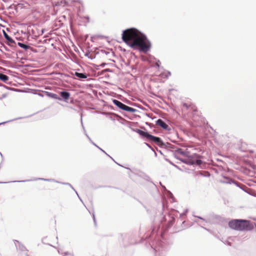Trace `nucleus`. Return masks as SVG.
I'll return each instance as SVG.
<instances>
[{
    "mask_svg": "<svg viewBox=\"0 0 256 256\" xmlns=\"http://www.w3.org/2000/svg\"><path fill=\"white\" fill-rule=\"evenodd\" d=\"M14 118V120H7V121L5 122H2V123H0V124H4V123H6V122H11V121L14 120H18V119H19V118Z\"/></svg>",
    "mask_w": 256,
    "mask_h": 256,
    "instance_id": "f3484780",
    "label": "nucleus"
},
{
    "mask_svg": "<svg viewBox=\"0 0 256 256\" xmlns=\"http://www.w3.org/2000/svg\"><path fill=\"white\" fill-rule=\"evenodd\" d=\"M150 114L149 113L148 114H147L148 116H150Z\"/></svg>",
    "mask_w": 256,
    "mask_h": 256,
    "instance_id": "c85d7f7f",
    "label": "nucleus"
},
{
    "mask_svg": "<svg viewBox=\"0 0 256 256\" xmlns=\"http://www.w3.org/2000/svg\"><path fill=\"white\" fill-rule=\"evenodd\" d=\"M198 218L202 220V218L198 217Z\"/></svg>",
    "mask_w": 256,
    "mask_h": 256,
    "instance_id": "7c9ffc66",
    "label": "nucleus"
},
{
    "mask_svg": "<svg viewBox=\"0 0 256 256\" xmlns=\"http://www.w3.org/2000/svg\"><path fill=\"white\" fill-rule=\"evenodd\" d=\"M122 38L130 47L138 48L141 50L150 48L146 36L136 28L127 29L123 32Z\"/></svg>",
    "mask_w": 256,
    "mask_h": 256,
    "instance_id": "f257e3e1",
    "label": "nucleus"
},
{
    "mask_svg": "<svg viewBox=\"0 0 256 256\" xmlns=\"http://www.w3.org/2000/svg\"><path fill=\"white\" fill-rule=\"evenodd\" d=\"M74 75L78 78L80 79H85L87 78V75L82 73H79L76 72Z\"/></svg>",
    "mask_w": 256,
    "mask_h": 256,
    "instance_id": "f8f14e48",
    "label": "nucleus"
},
{
    "mask_svg": "<svg viewBox=\"0 0 256 256\" xmlns=\"http://www.w3.org/2000/svg\"><path fill=\"white\" fill-rule=\"evenodd\" d=\"M188 209L186 210L184 212H183L182 214H180V216L185 214L188 212Z\"/></svg>",
    "mask_w": 256,
    "mask_h": 256,
    "instance_id": "412c9836",
    "label": "nucleus"
},
{
    "mask_svg": "<svg viewBox=\"0 0 256 256\" xmlns=\"http://www.w3.org/2000/svg\"><path fill=\"white\" fill-rule=\"evenodd\" d=\"M3 34L4 37L8 42L12 44L15 43V42L7 34V33L4 30H3Z\"/></svg>",
    "mask_w": 256,
    "mask_h": 256,
    "instance_id": "9d476101",
    "label": "nucleus"
},
{
    "mask_svg": "<svg viewBox=\"0 0 256 256\" xmlns=\"http://www.w3.org/2000/svg\"><path fill=\"white\" fill-rule=\"evenodd\" d=\"M9 79L8 76L2 74H0V80L4 82H6Z\"/></svg>",
    "mask_w": 256,
    "mask_h": 256,
    "instance_id": "4468645a",
    "label": "nucleus"
},
{
    "mask_svg": "<svg viewBox=\"0 0 256 256\" xmlns=\"http://www.w3.org/2000/svg\"><path fill=\"white\" fill-rule=\"evenodd\" d=\"M20 244V242H18V241H17V240H16V242H15V245L16 247H18V245H17V244Z\"/></svg>",
    "mask_w": 256,
    "mask_h": 256,
    "instance_id": "5701e85b",
    "label": "nucleus"
},
{
    "mask_svg": "<svg viewBox=\"0 0 256 256\" xmlns=\"http://www.w3.org/2000/svg\"><path fill=\"white\" fill-rule=\"evenodd\" d=\"M58 252L61 255H62V256H74V254L72 253V252H60V250H58Z\"/></svg>",
    "mask_w": 256,
    "mask_h": 256,
    "instance_id": "2eb2a0df",
    "label": "nucleus"
},
{
    "mask_svg": "<svg viewBox=\"0 0 256 256\" xmlns=\"http://www.w3.org/2000/svg\"><path fill=\"white\" fill-rule=\"evenodd\" d=\"M18 46H20V48L24 49V50H28V49H30L32 50V48H31L30 46L26 45L25 44H24L21 42H18Z\"/></svg>",
    "mask_w": 256,
    "mask_h": 256,
    "instance_id": "ddd939ff",
    "label": "nucleus"
},
{
    "mask_svg": "<svg viewBox=\"0 0 256 256\" xmlns=\"http://www.w3.org/2000/svg\"><path fill=\"white\" fill-rule=\"evenodd\" d=\"M74 3H75V6H76L78 4H82V2L80 0H77V1H74Z\"/></svg>",
    "mask_w": 256,
    "mask_h": 256,
    "instance_id": "a211bd4d",
    "label": "nucleus"
},
{
    "mask_svg": "<svg viewBox=\"0 0 256 256\" xmlns=\"http://www.w3.org/2000/svg\"><path fill=\"white\" fill-rule=\"evenodd\" d=\"M5 182H0V184H5Z\"/></svg>",
    "mask_w": 256,
    "mask_h": 256,
    "instance_id": "bb28decb",
    "label": "nucleus"
},
{
    "mask_svg": "<svg viewBox=\"0 0 256 256\" xmlns=\"http://www.w3.org/2000/svg\"><path fill=\"white\" fill-rule=\"evenodd\" d=\"M150 140L155 142L156 144H162V141L160 138L156 137L152 135H151Z\"/></svg>",
    "mask_w": 256,
    "mask_h": 256,
    "instance_id": "1a4fd4ad",
    "label": "nucleus"
},
{
    "mask_svg": "<svg viewBox=\"0 0 256 256\" xmlns=\"http://www.w3.org/2000/svg\"><path fill=\"white\" fill-rule=\"evenodd\" d=\"M0 156L2 157V154L0 152Z\"/></svg>",
    "mask_w": 256,
    "mask_h": 256,
    "instance_id": "cd10ccee",
    "label": "nucleus"
},
{
    "mask_svg": "<svg viewBox=\"0 0 256 256\" xmlns=\"http://www.w3.org/2000/svg\"><path fill=\"white\" fill-rule=\"evenodd\" d=\"M92 218H93V220H94V222H96L95 216H94V213L92 214Z\"/></svg>",
    "mask_w": 256,
    "mask_h": 256,
    "instance_id": "4be33fe9",
    "label": "nucleus"
},
{
    "mask_svg": "<svg viewBox=\"0 0 256 256\" xmlns=\"http://www.w3.org/2000/svg\"><path fill=\"white\" fill-rule=\"evenodd\" d=\"M106 155H107V156H108L112 160H114V159H113V158H112L110 156H109L108 154H106Z\"/></svg>",
    "mask_w": 256,
    "mask_h": 256,
    "instance_id": "393cba45",
    "label": "nucleus"
},
{
    "mask_svg": "<svg viewBox=\"0 0 256 256\" xmlns=\"http://www.w3.org/2000/svg\"><path fill=\"white\" fill-rule=\"evenodd\" d=\"M26 180H22V181H13L12 182H26Z\"/></svg>",
    "mask_w": 256,
    "mask_h": 256,
    "instance_id": "b1692460",
    "label": "nucleus"
},
{
    "mask_svg": "<svg viewBox=\"0 0 256 256\" xmlns=\"http://www.w3.org/2000/svg\"><path fill=\"white\" fill-rule=\"evenodd\" d=\"M170 74V73L166 71L160 73L158 76H160L162 78H166L168 77V76Z\"/></svg>",
    "mask_w": 256,
    "mask_h": 256,
    "instance_id": "9b49d317",
    "label": "nucleus"
},
{
    "mask_svg": "<svg viewBox=\"0 0 256 256\" xmlns=\"http://www.w3.org/2000/svg\"><path fill=\"white\" fill-rule=\"evenodd\" d=\"M62 184H64L68 185V186H70L72 188H73L72 186L69 183H62Z\"/></svg>",
    "mask_w": 256,
    "mask_h": 256,
    "instance_id": "aec40b11",
    "label": "nucleus"
},
{
    "mask_svg": "<svg viewBox=\"0 0 256 256\" xmlns=\"http://www.w3.org/2000/svg\"><path fill=\"white\" fill-rule=\"evenodd\" d=\"M136 132L141 136L143 137H146L150 140L151 135L149 134L148 132L140 130H137Z\"/></svg>",
    "mask_w": 256,
    "mask_h": 256,
    "instance_id": "39448f33",
    "label": "nucleus"
},
{
    "mask_svg": "<svg viewBox=\"0 0 256 256\" xmlns=\"http://www.w3.org/2000/svg\"><path fill=\"white\" fill-rule=\"evenodd\" d=\"M80 117H81V122H82V126L83 128V129L84 130V134L86 136V137L88 138V139L89 140L90 142L92 144H94V146H96V148H98L99 150H100L101 151H102L104 153L106 154H107V153L104 151V150L100 148L98 146H97L94 142L92 140H91V138L89 137V136L88 135L87 133L86 132V131L84 129V128L83 126V124H82V115L80 116Z\"/></svg>",
    "mask_w": 256,
    "mask_h": 256,
    "instance_id": "20e7f679",
    "label": "nucleus"
},
{
    "mask_svg": "<svg viewBox=\"0 0 256 256\" xmlns=\"http://www.w3.org/2000/svg\"><path fill=\"white\" fill-rule=\"evenodd\" d=\"M60 96L64 100H67L70 97V94L67 92H60Z\"/></svg>",
    "mask_w": 256,
    "mask_h": 256,
    "instance_id": "6e6552de",
    "label": "nucleus"
},
{
    "mask_svg": "<svg viewBox=\"0 0 256 256\" xmlns=\"http://www.w3.org/2000/svg\"><path fill=\"white\" fill-rule=\"evenodd\" d=\"M156 123L158 125L160 126L164 130H167L168 128V125L166 124L162 120L160 119L156 121Z\"/></svg>",
    "mask_w": 256,
    "mask_h": 256,
    "instance_id": "423d86ee",
    "label": "nucleus"
},
{
    "mask_svg": "<svg viewBox=\"0 0 256 256\" xmlns=\"http://www.w3.org/2000/svg\"><path fill=\"white\" fill-rule=\"evenodd\" d=\"M156 65L158 67H159V66H160V65H159V64H158V62H156Z\"/></svg>",
    "mask_w": 256,
    "mask_h": 256,
    "instance_id": "a878e982",
    "label": "nucleus"
},
{
    "mask_svg": "<svg viewBox=\"0 0 256 256\" xmlns=\"http://www.w3.org/2000/svg\"><path fill=\"white\" fill-rule=\"evenodd\" d=\"M184 106L186 107V108L187 110H192L193 112H195L197 110L196 108V106L193 104H190L188 105L187 104H184Z\"/></svg>",
    "mask_w": 256,
    "mask_h": 256,
    "instance_id": "0eeeda50",
    "label": "nucleus"
},
{
    "mask_svg": "<svg viewBox=\"0 0 256 256\" xmlns=\"http://www.w3.org/2000/svg\"><path fill=\"white\" fill-rule=\"evenodd\" d=\"M194 157L196 158L197 156H194ZM189 164L193 165V164H196V165H200L202 162L200 160L196 159L195 158H188V160L187 162Z\"/></svg>",
    "mask_w": 256,
    "mask_h": 256,
    "instance_id": "7ed1b4c3",
    "label": "nucleus"
},
{
    "mask_svg": "<svg viewBox=\"0 0 256 256\" xmlns=\"http://www.w3.org/2000/svg\"><path fill=\"white\" fill-rule=\"evenodd\" d=\"M18 248H19V249H20V250H24V248H24L23 246H22H22H20H20H18Z\"/></svg>",
    "mask_w": 256,
    "mask_h": 256,
    "instance_id": "6ab92c4d",
    "label": "nucleus"
},
{
    "mask_svg": "<svg viewBox=\"0 0 256 256\" xmlns=\"http://www.w3.org/2000/svg\"><path fill=\"white\" fill-rule=\"evenodd\" d=\"M76 195L78 196V194L76 192ZM79 197V196H78Z\"/></svg>",
    "mask_w": 256,
    "mask_h": 256,
    "instance_id": "c756f323",
    "label": "nucleus"
},
{
    "mask_svg": "<svg viewBox=\"0 0 256 256\" xmlns=\"http://www.w3.org/2000/svg\"><path fill=\"white\" fill-rule=\"evenodd\" d=\"M38 180H44V181H48V182H58V181H56V180H54L53 179H46V178H38Z\"/></svg>",
    "mask_w": 256,
    "mask_h": 256,
    "instance_id": "dca6fc26",
    "label": "nucleus"
},
{
    "mask_svg": "<svg viewBox=\"0 0 256 256\" xmlns=\"http://www.w3.org/2000/svg\"><path fill=\"white\" fill-rule=\"evenodd\" d=\"M113 102L116 106L118 108H120L122 110L130 112H134L136 111V110L116 100H114Z\"/></svg>",
    "mask_w": 256,
    "mask_h": 256,
    "instance_id": "f03ea898",
    "label": "nucleus"
}]
</instances>
